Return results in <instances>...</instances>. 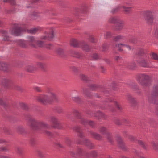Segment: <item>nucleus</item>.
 <instances>
[{
	"label": "nucleus",
	"instance_id": "1",
	"mask_svg": "<svg viewBox=\"0 0 158 158\" xmlns=\"http://www.w3.org/2000/svg\"><path fill=\"white\" fill-rule=\"evenodd\" d=\"M36 100L44 104H48L51 103L54 101H57L58 99L53 90L49 89L46 94L37 96Z\"/></svg>",
	"mask_w": 158,
	"mask_h": 158
},
{
	"label": "nucleus",
	"instance_id": "2",
	"mask_svg": "<svg viewBox=\"0 0 158 158\" xmlns=\"http://www.w3.org/2000/svg\"><path fill=\"white\" fill-rule=\"evenodd\" d=\"M137 80L140 84L144 87L149 86L152 83L150 77L147 75H139Z\"/></svg>",
	"mask_w": 158,
	"mask_h": 158
},
{
	"label": "nucleus",
	"instance_id": "3",
	"mask_svg": "<svg viewBox=\"0 0 158 158\" xmlns=\"http://www.w3.org/2000/svg\"><path fill=\"white\" fill-rule=\"evenodd\" d=\"M28 124L32 128H34L35 126H40L44 128L48 127V125L45 122L43 121L39 122L32 119L29 120Z\"/></svg>",
	"mask_w": 158,
	"mask_h": 158
},
{
	"label": "nucleus",
	"instance_id": "4",
	"mask_svg": "<svg viewBox=\"0 0 158 158\" xmlns=\"http://www.w3.org/2000/svg\"><path fill=\"white\" fill-rule=\"evenodd\" d=\"M55 35L54 31L52 28H51L48 32H46L42 35L40 37L42 40H51L54 38Z\"/></svg>",
	"mask_w": 158,
	"mask_h": 158
},
{
	"label": "nucleus",
	"instance_id": "5",
	"mask_svg": "<svg viewBox=\"0 0 158 158\" xmlns=\"http://www.w3.org/2000/svg\"><path fill=\"white\" fill-rule=\"evenodd\" d=\"M157 97H158V86L155 87L154 91L148 96V101L150 102L154 103Z\"/></svg>",
	"mask_w": 158,
	"mask_h": 158
},
{
	"label": "nucleus",
	"instance_id": "6",
	"mask_svg": "<svg viewBox=\"0 0 158 158\" xmlns=\"http://www.w3.org/2000/svg\"><path fill=\"white\" fill-rule=\"evenodd\" d=\"M147 57L143 56V57H141L138 59L137 60L138 63L142 66L144 67L149 68L150 67L149 63L148 60L146 59Z\"/></svg>",
	"mask_w": 158,
	"mask_h": 158
},
{
	"label": "nucleus",
	"instance_id": "7",
	"mask_svg": "<svg viewBox=\"0 0 158 158\" xmlns=\"http://www.w3.org/2000/svg\"><path fill=\"white\" fill-rule=\"evenodd\" d=\"M145 19L147 23L152 24L153 22V17L152 13L150 12H147Z\"/></svg>",
	"mask_w": 158,
	"mask_h": 158
},
{
	"label": "nucleus",
	"instance_id": "8",
	"mask_svg": "<svg viewBox=\"0 0 158 158\" xmlns=\"http://www.w3.org/2000/svg\"><path fill=\"white\" fill-rule=\"evenodd\" d=\"M115 27V29L117 31H119L121 30L123 28L124 25V21L121 19H120L118 21H117L116 23Z\"/></svg>",
	"mask_w": 158,
	"mask_h": 158
},
{
	"label": "nucleus",
	"instance_id": "9",
	"mask_svg": "<svg viewBox=\"0 0 158 158\" xmlns=\"http://www.w3.org/2000/svg\"><path fill=\"white\" fill-rule=\"evenodd\" d=\"M27 41L28 44L30 46L32 47H36V44L37 41L33 37H28Z\"/></svg>",
	"mask_w": 158,
	"mask_h": 158
},
{
	"label": "nucleus",
	"instance_id": "10",
	"mask_svg": "<svg viewBox=\"0 0 158 158\" xmlns=\"http://www.w3.org/2000/svg\"><path fill=\"white\" fill-rule=\"evenodd\" d=\"M43 30V28L40 27L32 28L27 31L28 33L31 34H35L37 32H39Z\"/></svg>",
	"mask_w": 158,
	"mask_h": 158
},
{
	"label": "nucleus",
	"instance_id": "11",
	"mask_svg": "<svg viewBox=\"0 0 158 158\" xmlns=\"http://www.w3.org/2000/svg\"><path fill=\"white\" fill-rule=\"evenodd\" d=\"M15 42L17 45L23 48H26L27 47V42L24 40H16Z\"/></svg>",
	"mask_w": 158,
	"mask_h": 158
},
{
	"label": "nucleus",
	"instance_id": "12",
	"mask_svg": "<svg viewBox=\"0 0 158 158\" xmlns=\"http://www.w3.org/2000/svg\"><path fill=\"white\" fill-rule=\"evenodd\" d=\"M136 55L138 56V59L141 58V57H143V56H147L146 55L144 54L143 49L141 48H139L138 49Z\"/></svg>",
	"mask_w": 158,
	"mask_h": 158
},
{
	"label": "nucleus",
	"instance_id": "13",
	"mask_svg": "<svg viewBox=\"0 0 158 158\" xmlns=\"http://www.w3.org/2000/svg\"><path fill=\"white\" fill-rule=\"evenodd\" d=\"M21 31V29L19 27L14 28L11 31V33L15 36H18Z\"/></svg>",
	"mask_w": 158,
	"mask_h": 158
},
{
	"label": "nucleus",
	"instance_id": "14",
	"mask_svg": "<svg viewBox=\"0 0 158 158\" xmlns=\"http://www.w3.org/2000/svg\"><path fill=\"white\" fill-rule=\"evenodd\" d=\"M10 67L9 65L5 63H0V69L4 71H6Z\"/></svg>",
	"mask_w": 158,
	"mask_h": 158
},
{
	"label": "nucleus",
	"instance_id": "15",
	"mask_svg": "<svg viewBox=\"0 0 158 158\" xmlns=\"http://www.w3.org/2000/svg\"><path fill=\"white\" fill-rule=\"evenodd\" d=\"M50 122L55 125V127L58 126L59 125V121L57 118L55 117L52 116L50 118Z\"/></svg>",
	"mask_w": 158,
	"mask_h": 158
},
{
	"label": "nucleus",
	"instance_id": "16",
	"mask_svg": "<svg viewBox=\"0 0 158 158\" xmlns=\"http://www.w3.org/2000/svg\"><path fill=\"white\" fill-rule=\"evenodd\" d=\"M73 130L77 133V135L80 138H82L83 134L81 132V130L80 128L78 127H76L73 128Z\"/></svg>",
	"mask_w": 158,
	"mask_h": 158
},
{
	"label": "nucleus",
	"instance_id": "17",
	"mask_svg": "<svg viewBox=\"0 0 158 158\" xmlns=\"http://www.w3.org/2000/svg\"><path fill=\"white\" fill-rule=\"evenodd\" d=\"M120 19V18L118 17H111L109 19V21L110 23L116 24V22L118 21Z\"/></svg>",
	"mask_w": 158,
	"mask_h": 158
},
{
	"label": "nucleus",
	"instance_id": "18",
	"mask_svg": "<svg viewBox=\"0 0 158 158\" xmlns=\"http://www.w3.org/2000/svg\"><path fill=\"white\" fill-rule=\"evenodd\" d=\"M70 44L71 46L74 47H77L79 46V43L76 40L73 39L71 40Z\"/></svg>",
	"mask_w": 158,
	"mask_h": 158
},
{
	"label": "nucleus",
	"instance_id": "19",
	"mask_svg": "<svg viewBox=\"0 0 158 158\" xmlns=\"http://www.w3.org/2000/svg\"><path fill=\"white\" fill-rule=\"evenodd\" d=\"M117 141L118 142V145L122 149L124 148V145L123 141L120 137H118L117 139Z\"/></svg>",
	"mask_w": 158,
	"mask_h": 158
},
{
	"label": "nucleus",
	"instance_id": "20",
	"mask_svg": "<svg viewBox=\"0 0 158 158\" xmlns=\"http://www.w3.org/2000/svg\"><path fill=\"white\" fill-rule=\"evenodd\" d=\"M151 58L153 60H158V54L155 52H152L150 54Z\"/></svg>",
	"mask_w": 158,
	"mask_h": 158
},
{
	"label": "nucleus",
	"instance_id": "21",
	"mask_svg": "<svg viewBox=\"0 0 158 158\" xmlns=\"http://www.w3.org/2000/svg\"><path fill=\"white\" fill-rule=\"evenodd\" d=\"M26 69L28 72H31L34 69V68L32 65H29L26 66Z\"/></svg>",
	"mask_w": 158,
	"mask_h": 158
},
{
	"label": "nucleus",
	"instance_id": "22",
	"mask_svg": "<svg viewBox=\"0 0 158 158\" xmlns=\"http://www.w3.org/2000/svg\"><path fill=\"white\" fill-rule=\"evenodd\" d=\"M122 7L124 9V11L126 13H129L131 11L132 8L131 7H126L125 6H123Z\"/></svg>",
	"mask_w": 158,
	"mask_h": 158
},
{
	"label": "nucleus",
	"instance_id": "23",
	"mask_svg": "<svg viewBox=\"0 0 158 158\" xmlns=\"http://www.w3.org/2000/svg\"><path fill=\"white\" fill-rule=\"evenodd\" d=\"M39 47H45V45L44 44V42L43 41H37L36 44Z\"/></svg>",
	"mask_w": 158,
	"mask_h": 158
},
{
	"label": "nucleus",
	"instance_id": "24",
	"mask_svg": "<svg viewBox=\"0 0 158 158\" xmlns=\"http://www.w3.org/2000/svg\"><path fill=\"white\" fill-rule=\"evenodd\" d=\"M80 79L83 81H86L88 80V77L83 74H81L80 75Z\"/></svg>",
	"mask_w": 158,
	"mask_h": 158
},
{
	"label": "nucleus",
	"instance_id": "25",
	"mask_svg": "<svg viewBox=\"0 0 158 158\" xmlns=\"http://www.w3.org/2000/svg\"><path fill=\"white\" fill-rule=\"evenodd\" d=\"M127 100L131 103H134L135 102L134 99L130 95L127 96Z\"/></svg>",
	"mask_w": 158,
	"mask_h": 158
},
{
	"label": "nucleus",
	"instance_id": "26",
	"mask_svg": "<svg viewBox=\"0 0 158 158\" xmlns=\"http://www.w3.org/2000/svg\"><path fill=\"white\" fill-rule=\"evenodd\" d=\"M124 45H125V44H118L116 45V48H117L118 50L120 51L122 50L121 49V48H122L123 47H124Z\"/></svg>",
	"mask_w": 158,
	"mask_h": 158
},
{
	"label": "nucleus",
	"instance_id": "27",
	"mask_svg": "<svg viewBox=\"0 0 158 158\" xmlns=\"http://www.w3.org/2000/svg\"><path fill=\"white\" fill-rule=\"evenodd\" d=\"M82 121V123H83L84 124H89L91 126H93V122L92 121L88 122L87 120L85 119L83 120Z\"/></svg>",
	"mask_w": 158,
	"mask_h": 158
},
{
	"label": "nucleus",
	"instance_id": "28",
	"mask_svg": "<svg viewBox=\"0 0 158 158\" xmlns=\"http://www.w3.org/2000/svg\"><path fill=\"white\" fill-rule=\"evenodd\" d=\"M83 49L86 52H88L89 50V48L88 46L85 44H83L82 46Z\"/></svg>",
	"mask_w": 158,
	"mask_h": 158
},
{
	"label": "nucleus",
	"instance_id": "29",
	"mask_svg": "<svg viewBox=\"0 0 158 158\" xmlns=\"http://www.w3.org/2000/svg\"><path fill=\"white\" fill-rule=\"evenodd\" d=\"M100 131L103 134L105 133L108 134V132H107L106 129L104 127H102L101 128Z\"/></svg>",
	"mask_w": 158,
	"mask_h": 158
},
{
	"label": "nucleus",
	"instance_id": "30",
	"mask_svg": "<svg viewBox=\"0 0 158 158\" xmlns=\"http://www.w3.org/2000/svg\"><path fill=\"white\" fill-rule=\"evenodd\" d=\"M112 35L111 34L110 32H106L104 34L105 37L106 39H107L110 37Z\"/></svg>",
	"mask_w": 158,
	"mask_h": 158
},
{
	"label": "nucleus",
	"instance_id": "31",
	"mask_svg": "<svg viewBox=\"0 0 158 158\" xmlns=\"http://www.w3.org/2000/svg\"><path fill=\"white\" fill-rule=\"evenodd\" d=\"M152 144L154 149H156L158 148V144L157 142L153 141L152 143Z\"/></svg>",
	"mask_w": 158,
	"mask_h": 158
},
{
	"label": "nucleus",
	"instance_id": "32",
	"mask_svg": "<svg viewBox=\"0 0 158 158\" xmlns=\"http://www.w3.org/2000/svg\"><path fill=\"white\" fill-rule=\"evenodd\" d=\"M37 64L38 67L41 68H44L45 66V64L41 62L37 63Z\"/></svg>",
	"mask_w": 158,
	"mask_h": 158
},
{
	"label": "nucleus",
	"instance_id": "33",
	"mask_svg": "<svg viewBox=\"0 0 158 158\" xmlns=\"http://www.w3.org/2000/svg\"><path fill=\"white\" fill-rule=\"evenodd\" d=\"M94 137L97 139H99L101 138L100 135L97 133H94L93 134Z\"/></svg>",
	"mask_w": 158,
	"mask_h": 158
},
{
	"label": "nucleus",
	"instance_id": "34",
	"mask_svg": "<svg viewBox=\"0 0 158 158\" xmlns=\"http://www.w3.org/2000/svg\"><path fill=\"white\" fill-rule=\"evenodd\" d=\"M10 81L8 79H5L3 80V85H6L10 83Z\"/></svg>",
	"mask_w": 158,
	"mask_h": 158
},
{
	"label": "nucleus",
	"instance_id": "35",
	"mask_svg": "<svg viewBox=\"0 0 158 158\" xmlns=\"http://www.w3.org/2000/svg\"><path fill=\"white\" fill-rule=\"evenodd\" d=\"M123 38V37L121 36V35H118L116 36L114 38V40L115 41H118L122 39Z\"/></svg>",
	"mask_w": 158,
	"mask_h": 158
},
{
	"label": "nucleus",
	"instance_id": "36",
	"mask_svg": "<svg viewBox=\"0 0 158 158\" xmlns=\"http://www.w3.org/2000/svg\"><path fill=\"white\" fill-rule=\"evenodd\" d=\"M124 47H125L127 48L129 51L133 50L134 49V48L133 47H131L129 45H124Z\"/></svg>",
	"mask_w": 158,
	"mask_h": 158
},
{
	"label": "nucleus",
	"instance_id": "37",
	"mask_svg": "<svg viewBox=\"0 0 158 158\" xmlns=\"http://www.w3.org/2000/svg\"><path fill=\"white\" fill-rule=\"evenodd\" d=\"M138 143L143 148H146V147L145 146V145L143 143L141 140H139L138 141Z\"/></svg>",
	"mask_w": 158,
	"mask_h": 158
},
{
	"label": "nucleus",
	"instance_id": "38",
	"mask_svg": "<svg viewBox=\"0 0 158 158\" xmlns=\"http://www.w3.org/2000/svg\"><path fill=\"white\" fill-rule=\"evenodd\" d=\"M98 87V86L97 85H93L91 86V88L92 90H95L97 89Z\"/></svg>",
	"mask_w": 158,
	"mask_h": 158
},
{
	"label": "nucleus",
	"instance_id": "39",
	"mask_svg": "<svg viewBox=\"0 0 158 158\" xmlns=\"http://www.w3.org/2000/svg\"><path fill=\"white\" fill-rule=\"evenodd\" d=\"M22 148L20 147H17L15 148V150L19 153H21L22 151Z\"/></svg>",
	"mask_w": 158,
	"mask_h": 158
},
{
	"label": "nucleus",
	"instance_id": "40",
	"mask_svg": "<svg viewBox=\"0 0 158 158\" xmlns=\"http://www.w3.org/2000/svg\"><path fill=\"white\" fill-rule=\"evenodd\" d=\"M119 9L118 7H116L114 8L111 11V12L112 13H114L116 12H117L119 10Z\"/></svg>",
	"mask_w": 158,
	"mask_h": 158
},
{
	"label": "nucleus",
	"instance_id": "41",
	"mask_svg": "<svg viewBox=\"0 0 158 158\" xmlns=\"http://www.w3.org/2000/svg\"><path fill=\"white\" fill-rule=\"evenodd\" d=\"M34 89L35 90L38 92H40L42 91L40 88L38 87L35 86L34 87Z\"/></svg>",
	"mask_w": 158,
	"mask_h": 158
},
{
	"label": "nucleus",
	"instance_id": "42",
	"mask_svg": "<svg viewBox=\"0 0 158 158\" xmlns=\"http://www.w3.org/2000/svg\"><path fill=\"white\" fill-rule=\"evenodd\" d=\"M17 130L19 132H21L23 131V128L21 126H19L17 128Z\"/></svg>",
	"mask_w": 158,
	"mask_h": 158
},
{
	"label": "nucleus",
	"instance_id": "43",
	"mask_svg": "<svg viewBox=\"0 0 158 158\" xmlns=\"http://www.w3.org/2000/svg\"><path fill=\"white\" fill-rule=\"evenodd\" d=\"M3 2H10L12 4H14V0H3Z\"/></svg>",
	"mask_w": 158,
	"mask_h": 158
},
{
	"label": "nucleus",
	"instance_id": "44",
	"mask_svg": "<svg viewBox=\"0 0 158 158\" xmlns=\"http://www.w3.org/2000/svg\"><path fill=\"white\" fill-rule=\"evenodd\" d=\"M107 50V47L105 45H103L102 47V51L103 52H105Z\"/></svg>",
	"mask_w": 158,
	"mask_h": 158
},
{
	"label": "nucleus",
	"instance_id": "45",
	"mask_svg": "<svg viewBox=\"0 0 158 158\" xmlns=\"http://www.w3.org/2000/svg\"><path fill=\"white\" fill-rule=\"evenodd\" d=\"M44 47L48 49H51L52 47V45H51L50 44H45Z\"/></svg>",
	"mask_w": 158,
	"mask_h": 158
},
{
	"label": "nucleus",
	"instance_id": "46",
	"mask_svg": "<svg viewBox=\"0 0 158 158\" xmlns=\"http://www.w3.org/2000/svg\"><path fill=\"white\" fill-rule=\"evenodd\" d=\"M89 39L90 41L92 42H95V41L94 40L93 37L92 35L89 36Z\"/></svg>",
	"mask_w": 158,
	"mask_h": 158
},
{
	"label": "nucleus",
	"instance_id": "47",
	"mask_svg": "<svg viewBox=\"0 0 158 158\" xmlns=\"http://www.w3.org/2000/svg\"><path fill=\"white\" fill-rule=\"evenodd\" d=\"M73 100H74V101L78 102L80 100V98L79 97H73Z\"/></svg>",
	"mask_w": 158,
	"mask_h": 158
},
{
	"label": "nucleus",
	"instance_id": "48",
	"mask_svg": "<svg viewBox=\"0 0 158 158\" xmlns=\"http://www.w3.org/2000/svg\"><path fill=\"white\" fill-rule=\"evenodd\" d=\"M7 142V141L5 139H0V143H3Z\"/></svg>",
	"mask_w": 158,
	"mask_h": 158
},
{
	"label": "nucleus",
	"instance_id": "49",
	"mask_svg": "<svg viewBox=\"0 0 158 158\" xmlns=\"http://www.w3.org/2000/svg\"><path fill=\"white\" fill-rule=\"evenodd\" d=\"M4 40L5 41H10V38L6 35L4 36Z\"/></svg>",
	"mask_w": 158,
	"mask_h": 158
},
{
	"label": "nucleus",
	"instance_id": "50",
	"mask_svg": "<svg viewBox=\"0 0 158 158\" xmlns=\"http://www.w3.org/2000/svg\"><path fill=\"white\" fill-rule=\"evenodd\" d=\"M92 57L93 58L95 59H97L98 58V56L96 54H94L92 56Z\"/></svg>",
	"mask_w": 158,
	"mask_h": 158
},
{
	"label": "nucleus",
	"instance_id": "51",
	"mask_svg": "<svg viewBox=\"0 0 158 158\" xmlns=\"http://www.w3.org/2000/svg\"><path fill=\"white\" fill-rule=\"evenodd\" d=\"M73 113L76 116H78L79 114V112L76 110H74L73 111Z\"/></svg>",
	"mask_w": 158,
	"mask_h": 158
},
{
	"label": "nucleus",
	"instance_id": "52",
	"mask_svg": "<svg viewBox=\"0 0 158 158\" xmlns=\"http://www.w3.org/2000/svg\"><path fill=\"white\" fill-rule=\"evenodd\" d=\"M57 52L59 54H60L63 52V51L61 49H59L57 50Z\"/></svg>",
	"mask_w": 158,
	"mask_h": 158
},
{
	"label": "nucleus",
	"instance_id": "53",
	"mask_svg": "<svg viewBox=\"0 0 158 158\" xmlns=\"http://www.w3.org/2000/svg\"><path fill=\"white\" fill-rule=\"evenodd\" d=\"M155 34L156 36L158 38V27L156 29Z\"/></svg>",
	"mask_w": 158,
	"mask_h": 158
},
{
	"label": "nucleus",
	"instance_id": "54",
	"mask_svg": "<svg viewBox=\"0 0 158 158\" xmlns=\"http://www.w3.org/2000/svg\"><path fill=\"white\" fill-rule=\"evenodd\" d=\"M115 123L118 125H120L121 124V122L119 120L117 119L115 121Z\"/></svg>",
	"mask_w": 158,
	"mask_h": 158
},
{
	"label": "nucleus",
	"instance_id": "55",
	"mask_svg": "<svg viewBox=\"0 0 158 158\" xmlns=\"http://www.w3.org/2000/svg\"><path fill=\"white\" fill-rule=\"evenodd\" d=\"M72 70L75 72L77 71V68L75 67H72Z\"/></svg>",
	"mask_w": 158,
	"mask_h": 158
},
{
	"label": "nucleus",
	"instance_id": "56",
	"mask_svg": "<svg viewBox=\"0 0 158 158\" xmlns=\"http://www.w3.org/2000/svg\"><path fill=\"white\" fill-rule=\"evenodd\" d=\"M1 150L3 151H6L8 150L7 149L6 147H2L1 148Z\"/></svg>",
	"mask_w": 158,
	"mask_h": 158
},
{
	"label": "nucleus",
	"instance_id": "57",
	"mask_svg": "<svg viewBox=\"0 0 158 158\" xmlns=\"http://www.w3.org/2000/svg\"><path fill=\"white\" fill-rule=\"evenodd\" d=\"M121 59V57L119 56H116L115 57V59L117 61H118Z\"/></svg>",
	"mask_w": 158,
	"mask_h": 158
},
{
	"label": "nucleus",
	"instance_id": "58",
	"mask_svg": "<svg viewBox=\"0 0 158 158\" xmlns=\"http://www.w3.org/2000/svg\"><path fill=\"white\" fill-rule=\"evenodd\" d=\"M0 158H9L8 157L3 156V155H1L0 156Z\"/></svg>",
	"mask_w": 158,
	"mask_h": 158
},
{
	"label": "nucleus",
	"instance_id": "59",
	"mask_svg": "<svg viewBox=\"0 0 158 158\" xmlns=\"http://www.w3.org/2000/svg\"><path fill=\"white\" fill-rule=\"evenodd\" d=\"M115 104L117 107L118 109H120V106L119 104L117 102H116Z\"/></svg>",
	"mask_w": 158,
	"mask_h": 158
},
{
	"label": "nucleus",
	"instance_id": "60",
	"mask_svg": "<svg viewBox=\"0 0 158 158\" xmlns=\"http://www.w3.org/2000/svg\"><path fill=\"white\" fill-rule=\"evenodd\" d=\"M0 104L3 105L4 104V102L2 99L0 98Z\"/></svg>",
	"mask_w": 158,
	"mask_h": 158
},
{
	"label": "nucleus",
	"instance_id": "61",
	"mask_svg": "<svg viewBox=\"0 0 158 158\" xmlns=\"http://www.w3.org/2000/svg\"><path fill=\"white\" fill-rule=\"evenodd\" d=\"M44 132L48 135H50L51 134V133L50 132L47 131H45Z\"/></svg>",
	"mask_w": 158,
	"mask_h": 158
},
{
	"label": "nucleus",
	"instance_id": "62",
	"mask_svg": "<svg viewBox=\"0 0 158 158\" xmlns=\"http://www.w3.org/2000/svg\"><path fill=\"white\" fill-rule=\"evenodd\" d=\"M98 114H100V115H99V117H101L102 116V113H101L100 111L98 112Z\"/></svg>",
	"mask_w": 158,
	"mask_h": 158
},
{
	"label": "nucleus",
	"instance_id": "63",
	"mask_svg": "<svg viewBox=\"0 0 158 158\" xmlns=\"http://www.w3.org/2000/svg\"><path fill=\"white\" fill-rule=\"evenodd\" d=\"M86 141L87 142V143L86 144L89 146V144H90V142L88 140H86Z\"/></svg>",
	"mask_w": 158,
	"mask_h": 158
},
{
	"label": "nucleus",
	"instance_id": "64",
	"mask_svg": "<svg viewBox=\"0 0 158 158\" xmlns=\"http://www.w3.org/2000/svg\"><path fill=\"white\" fill-rule=\"evenodd\" d=\"M156 113L158 114V105L156 107Z\"/></svg>",
	"mask_w": 158,
	"mask_h": 158
}]
</instances>
